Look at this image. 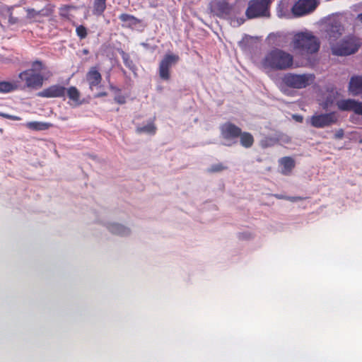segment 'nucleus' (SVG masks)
<instances>
[{
	"label": "nucleus",
	"mask_w": 362,
	"mask_h": 362,
	"mask_svg": "<svg viewBox=\"0 0 362 362\" xmlns=\"http://www.w3.org/2000/svg\"><path fill=\"white\" fill-rule=\"evenodd\" d=\"M293 64V57L281 49L275 48L267 53L262 61L264 69L274 71L286 70Z\"/></svg>",
	"instance_id": "nucleus-1"
},
{
	"label": "nucleus",
	"mask_w": 362,
	"mask_h": 362,
	"mask_svg": "<svg viewBox=\"0 0 362 362\" xmlns=\"http://www.w3.org/2000/svg\"><path fill=\"white\" fill-rule=\"evenodd\" d=\"M318 4L317 0H298L293 6L291 11L294 16L300 17L315 11Z\"/></svg>",
	"instance_id": "nucleus-10"
},
{
	"label": "nucleus",
	"mask_w": 362,
	"mask_h": 362,
	"mask_svg": "<svg viewBox=\"0 0 362 362\" xmlns=\"http://www.w3.org/2000/svg\"><path fill=\"white\" fill-rule=\"evenodd\" d=\"M28 15L31 17L34 18L37 16H48L47 13H45V10L42 9L40 11H36L34 8H28L27 10Z\"/></svg>",
	"instance_id": "nucleus-28"
},
{
	"label": "nucleus",
	"mask_w": 362,
	"mask_h": 362,
	"mask_svg": "<svg viewBox=\"0 0 362 362\" xmlns=\"http://www.w3.org/2000/svg\"><path fill=\"white\" fill-rule=\"evenodd\" d=\"M107 92L103 91V92L98 93L95 95V98H102V97H105V96H107Z\"/></svg>",
	"instance_id": "nucleus-32"
},
{
	"label": "nucleus",
	"mask_w": 362,
	"mask_h": 362,
	"mask_svg": "<svg viewBox=\"0 0 362 362\" xmlns=\"http://www.w3.org/2000/svg\"><path fill=\"white\" fill-rule=\"evenodd\" d=\"M0 116L4 117V118H6V119H11V120H13V121H20V120H21V117H20L18 116L11 115L4 113V112H0Z\"/></svg>",
	"instance_id": "nucleus-29"
},
{
	"label": "nucleus",
	"mask_w": 362,
	"mask_h": 362,
	"mask_svg": "<svg viewBox=\"0 0 362 362\" xmlns=\"http://www.w3.org/2000/svg\"><path fill=\"white\" fill-rule=\"evenodd\" d=\"M66 88L59 84H55L45 88L39 92L37 95L42 98H64L66 95Z\"/></svg>",
	"instance_id": "nucleus-11"
},
{
	"label": "nucleus",
	"mask_w": 362,
	"mask_h": 362,
	"mask_svg": "<svg viewBox=\"0 0 362 362\" xmlns=\"http://www.w3.org/2000/svg\"><path fill=\"white\" fill-rule=\"evenodd\" d=\"M313 78L314 77L312 74L287 73L281 78L280 88L284 93L287 91L288 88L295 89L304 88L311 83Z\"/></svg>",
	"instance_id": "nucleus-4"
},
{
	"label": "nucleus",
	"mask_w": 362,
	"mask_h": 362,
	"mask_svg": "<svg viewBox=\"0 0 362 362\" xmlns=\"http://www.w3.org/2000/svg\"><path fill=\"white\" fill-rule=\"evenodd\" d=\"M180 60V57L175 54H166L159 64V76L161 79L168 81L170 78V68Z\"/></svg>",
	"instance_id": "nucleus-9"
},
{
	"label": "nucleus",
	"mask_w": 362,
	"mask_h": 362,
	"mask_svg": "<svg viewBox=\"0 0 362 362\" xmlns=\"http://www.w3.org/2000/svg\"><path fill=\"white\" fill-rule=\"evenodd\" d=\"M219 129L221 138L227 142L226 146H230L237 144L241 131L240 127L231 122H226L220 126Z\"/></svg>",
	"instance_id": "nucleus-7"
},
{
	"label": "nucleus",
	"mask_w": 362,
	"mask_h": 362,
	"mask_svg": "<svg viewBox=\"0 0 362 362\" xmlns=\"http://www.w3.org/2000/svg\"><path fill=\"white\" fill-rule=\"evenodd\" d=\"M115 100L119 104H124L126 103V98L123 95L115 96Z\"/></svg>",
	"instance_id": "nucleus-31"
},
{
	"label": "nucleus",
	"mask_w": 362,
	"mask_h": 362,
	"mask_svg": "<svg viewBox=\"0 0 362 362\" xmlns=\"http://www.w3.org/2000/svg\"><path fill=\"white\" fill-rule=\"evenodd\" d=\"M44 69L45 65L42 62L35 60L32 62L31 68L21 72L18 77L25 82L26 87L37 89L43 85L44 77L42 71Z\"/></svg>",
	"instance_id": "nucleus-3"
},
{
	"label": "nucleus",
	"mask_w": 362,
	"mask_h": 362,
	"mask_svg": "<svg viewBox=\"0 0 362 362\" xmlns=\"http://www.w3.org/2000/svg\"><path fill=\"white\" fill-rule=\"evenodd\" d=\"M238 139H240V145L245 148H251L255 142L254 136L251 133L243 132L242 130L240 131Z\"/></svg>",
	"instance_id": "nucleus-15"
},
{
	"label": "nucleus",
	"mask_w": 362,
	"mask_h": 362,
	"mask_svg": "<svg viewBox=\"0 0 362 362\" xmlns=\"http://www.w3.org/2000/svg\"><path fill=\"white\" fill-rule=\"evenodd\" d=\"M17 86L14 83L8 81H0V93H8L15 90Z\"/></svg>",
	"instance_id": "nucleus-23"
},
{
	"label": "nucleus",
	"mask_w": 362,
	"mask_h": 362,
	"mask_svg": "<svg viewBox=\"0 0 362 362\" xmlns=\"http://www.w3.org/2000/svg\"><path fill=\"white\" fill-rule=\"evenodd\" d=\"M357 19L362 23V13L358 15Z\"/></svg>",
	"instance_id": "nucleus-35"
},
{
	"label": "nucleus",
	"mask_w": 362,
	"mask_h": 362,
	"mask_svg": "<svg viewBox=\"0 0 362 362\" xmlns=\"http://www.w3.org/2000/svg\"><path fill=\"white\" fill-rule=\"evenodd\" d=\"M330 38H337L341 35V25H332L329 29L327 30Z\"/></svg>",
	"instance_id": "nucleus-24"
},
{
	"label": "nucleus",
	"mask_w": 362,
	"mask_h": 362,
	"mask_svg": "<svg viewBox=\"0 0 362 362\" xmlns=\"http://www.w3.org/2000/svg\"><path fill=\"white\" fill-rule=\"evenodd\" d=\"M52 126L50 123L42 122H29L25 124V127L31 130L42 131L46 130Z\"/></svg>",
	"instance_id": "nucleus-18"
},
{
	"label": "nucleus",
	"mask_w": 362,
	"mask_h": 362,
	"mask_svg": "<svg viewBox=\"0 0 362 362\" xmlns=\"http://www.w3.org/2000/svg\"><path fill=\"white\" fill-rule=\"evenodd\" d=\"M216 10L221 15H228L230 13L232 6L226 1H221L217 2L216 5Z\"/></svg>",
	"instance_id": "nucleus-20"
},
{
	"label": "nucleus",
	"mask_w": 362,
	"mask_h": 362,
	"mask_svg": "<svg viewBox=\"0 0 362 362\" xmlns=\"http://www.w3.org/2000/svg\"><path fill=\"white\" fill-rule=\"evenodd\" d=\"M66 94L69 100L74 102L76 106H78L82 104V101L80 100L81 93L76 87L70 86L66 88Z\"/></svg>",
	"instance_id": "nucleus-16"
},
{
	"label": "nucleus",
	"mask_w": 362,
	"mask_h": 362,
	"mask_svg": "<svg viewBox=\"0 0 362 362\" xmlns=\"http://www.w3.org/2000/svg\"><path fill=\"white\" fill-rule=\"evenodd\" d=\"M361 46L358 39L349 37L332 47V52L337 56H347L358 51Z\"/></svg>",
	"instance_id": "nucleus-5"
},
{
	"label": "nucleus",
	"mask_w": 362,
	"mask_h": 362,
	"mask_svg": "<svg viewBox=\"0 0 362 362\" xmlns=\"http://www.w3.org/2000/svg\"><path fill=\"white\" fill-rule=\"evenodd\" d=\"M156 130L157 128L154 123L150 122L145 126L137 127L136 131L138 134L147 133L153 135L156 134Z\"/></svg>",
	"instance_id": "nucleus-21"
},
{
	"label": "nucleus",
	"mask_w": 362,
	"mask_h": 362,
	"mask_svg": "<svg viewBox=\"0 0 362 362\" xmlns=\"http://www.w3.org/2000/svg\"><path fill=\"white\" fill-rule=\"evenodd\" d=\"M119 18L122 22L129 23V25H136L141 22L139 19L128 13H122Z\"/></svg>",
	"instance_id": "nucleus-22"
},
{
	"label": "nucleus",
	"mask_w": 362,
	"mask_h": 362,
	"mask_svg": "<svg viewBox=\"0 0 362 362\" xmlns=\"http://www.w3.org/2000/svg\"><path fill=\"white\" fill-rule=\"evenodd\" d=\"M272 0H250L248 3L245 15L248 19H252L260 16H265Z\"/></svg>",
	"instance_id": "nucleus-6"
},
{
	"label": "nucleus",
	"mask_w": 362,
	"mask_h": 362,
	"mask_svg": "<svg viewBox=\"0 0 362 362\" xmlns=\"http://www.w3.org/2000/svg\"><path fill=\"white\" fill-rule=\"evenodd\" d=\"M279 163L281 165V173L284 175H290L296 165L295 160L289 156L281 158L279 160Z\"/></svg>",
	"instance_id": "nucleus-14"
},
{
	"label": "nucleus",
	"mask_w": 362,
	"mask_h": 362,
	"mask_svg": "<svg viewBox=\"0 0 362 362\" xmlns=\"http://www.w3.org/2000/svg\"><path fill=\"white\" fill-rule=\"evenodd\" d=\"M337 105L341 111H353L357 115H362V103L355 100H341L337 103Z\"/></svg>",
	"instance_id": "nucleus-12"
},
{
	"label": "nucleus",
	"mask_w": 362,
	"mask_h": 362,
	"mask_svg": "<svg viewBox=\"0 0 362 362\" xmlns=\"http://www.w3.org/2000/svg\"><path fill=\"white\" fill-rule=\"evenodd\" d=\"M338 122V115L336 112L314 115L310 117V124L315 128H325L330 127Z\"/></svg>",
	"instance_id": "nucleus-8"
},
{
	"label": "nucleus",
	"mask_w": 362,
	"mask_h": 362,
	"mask_svg": "<svg viewBox=\"0 0 362 362\" xmlns=\"http://www.w3.org/2000/svg\"><path fill=\"white\" fill-rule=\"evenodd\" d=\"M109 230L115 235H127L130 233V230L119 223H112L108 226Z\"/></svg>",
	"instance_id": "nucleus-17"
},
{
	"label": "nucleus",
	"mask_w": 362,
	"mask_h": 362,
	"mask_svg": "<svg viewBox=\"0 0 362 362\" xmlns=\"http://www.w3.org/2000/svg\"><path fill=\"white\" fill-rule=\"evenodd\" d=\"M107 0H94L93 13L95 16H101L106 9Z\"/></svg>",
	"instance_id": "nucleus-19"
},
{
	"label": "nucleus",
	"mask_w": 362,
	"mask_h": 362,
	"mask_svg": "<svg viewBox=\"0 0 362 362\" xmlns=\"http://www.w3.org/2000/svg\"><path fill=\"white\" fill-rule=\"evenodd\" d=\"M294 49L298 51L301 55H310L317 53L320 47L319 39L309 32L296 33L293 39Z\"/></svg>",
	"instance_id": "nucleus-2"
},
{
	"label": "nucleus",
	"mask_w": 362,
	"mask_h": 362,
	"mask_svg": "<svg viewBox=\"0 0 362 362\" xmlns=\"http://www.w3.org/2000/svg\"><path fill=\"white\" fill-rule=\"evenodd\" d=\"M228 167L221 163L213 164L207 169L209 173H216L227 170Z\"/></svg>",
	"instance_id": "nucleus-25"
},
{
	"label": "nucleus",
	"mask_w": 362,
	"mask_h": 362,
	"mask_svg": "<svg viewBox=\"0 0 362 362\" xmlns=\"http://www.w3.org/2000/svg\"><path fill=\"white\" fill-rule=\"evenodd\" d=\"M76 33L77 36L81 39H85L88 35L87 29L85 26L81 25L76 27Z\"/></svg>",
	"instance_id": "nucleus-27"
},
{
	"label": "nucleus",
	"mask_w": 362,
	"mask_h": 362,
	"mask_svg": "<svg viewBox=\"0 0 362 362\" xmlns=\"http://www.w3.org/2000/svg\"><path fill=\"white\" fill-rule=\"evenodd\" d=\"M293 117L297 122H303V118L301 115H293Z\"/></svg>",
	"instance_id": "nucleus-33"
},
{
	"label": "nucleus",
	"mask_w": 362,
	"mask_h": 362,
	"mask_svg": "<svg viewBox=\"0 0 362 362\" xmlns=\"http://www.w3.org/2000/svg\"><path fill=\"white\" fill-rule=\"evenodd\" d=\"M122 59L124 65L132 71H136V68L133 61L130 59L127 54L123 53Z\"/></svg>",
	"instance_id": "nucleus-26"
},
{
	"label": "nucleus",
	"mask_w": 362,
	"mask_h": 362,
	"mask_svg": "<svg viewBox=\"0 0 362 362\" xmlns=\"http://www.w3.org/2000/svg\"><path fill=\"white\" fill-rule=\"evenodd\" d=\"M86 80L90 90H93L94 88L98 87L103 80L99 68L96 66H91L86 74Z\"/></svg>",
	"instance_id": "nucleus-13"
},
{
	"label": "nucleus",
	"mask_w": 362,
	"mask_h": 362,
	"mask_svg": "<svg viewBox=\"0 0 362 362\" xmlns=\"http://www.w3.org/2000/svg\"><path fill=\"white\" fill-rule=\"evenodd\" d=\"M276 197L279 199H286V200L291 201V202H297L298 200H302L303 198L300 197H283L281 196L276 195Z\"/></svg>",
	"instance_id": "nucleus-30"
},
{
	"label": "nucleus",
	"mask_w": 362,
	"mask_h": 362,
	"mask_svg": "<svg viewBox=\"0 0 362 362\" xmlns=\"http://www.w3.org/2000/svg\"><path fill=\"white\" fill-rule=\"evenodd\" d=\"M343 134H344V132L342 130H340V132H339L337 134H336V137L337 138H339L341 139L342 136H343Z\"/></svg>",
	"instance_id": "nucleus-34"
}]
</instances>
